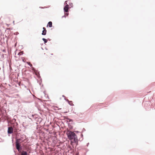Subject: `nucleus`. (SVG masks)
<instances>
[{
    "mask_svg": "<svg viewBox=\"0 0 155 155\" xmlns=\"http://www.w3.org/2000/svg\"><path fill=\"white\" fill-rule=\"evenodd\" d=\"M63 97H64V95H63Z\"/></svg>",
    "mask_w": 155,
    "mask_h": 155,
    "instance_id": "nucleus-13",
    "label": "nucleus"
},
{
    "mask_svg": "<svg viewBox=\"0 0 155 155\" xmlns=\"http://www.w3.org/2000/svg\"><path fill=\"white\" fill-rule=\"evenodd\" d=\"M34 69V68L33 67H32V69Z\"/></svg>",
    "mask_w": 155,
    "mask_h": 155,
    "instance_id": "nucleus-12",
    "label": "nucleus"
},
{
    "mask_svg": "<svg viewBox=\"0 0 155 155\" xmlns=\"http://www.w3.org/2000/svg\"><path fill=\"white\" fill-rule=\"evenodd\" d=\"M69 5L67 4L64 8V9L65 12H68L69 9Z\"/></svg>",
    "mask_w": 155,
    "mask_h": 155,
    "instance_id": "nucleus-4",
    "label": "nucleus"
},
{
    "mask_svg": "<svg viewBox=\"0 0 155 155\" xmlns=\"http://www.w3.org/2000/svg\"><path fill=\"white\" fill-rule=\"evenodd\" d=\"M13 128L12 127H9L8 128V134H12L13 133Z\"/></svg>",
    "mask_w": 155,
    "mask_h": 155,
    "instance_id": "nucleus-3",
    "label": "nucleus"
},
{
    "mask_svg": "<svg viewBox=\"0 0 155 155\" xmlns=\"http://www.w3.org/2000/svg\"><path fill=\"white\" fill-rule=\"evenodd\" d=\"M67 134L68 138L70 140H73L75 142L77 141L78 140L77 136L74 132L68 131Z\"/></svg>",
    "mask_w": 155,
    "mask_h": 155,
    "instance_id": "nucleus-1",
    "label": "nucleus"
},
{
    "mask_svg": "<svg viewBox=\"0 0 155 155\" xmlns=\"http://www.w3.org/2000/svg\"><path fill=\"white\" fill-rule=\"evenodd\" d=\"M69 104H70L71 105H74L73 104H72V102L71 101L70 102H69Z\"/></svg>",
    "mask_w": 155,
    "mask_h": 155,
    "instance_id": "nucleus-10",
    "label": "nucleus"
},
{
    "mask_svg": "<svg viewBox=\"0 0 155 155\" xmlns=\"http://www.w3.org/2000/svg\"><path fill=\"white\" fill-rule=\"evenodd\" d=\"M27 63L29 65L30 67H32V65L30 62H28Z\"/></svg>",
    "mask_w": 155,
    "mask_h": 155,
    "instance_id": "nucleus-9",
    "label": "nucleus"
},
{
    "mask_svg": "<svg viewBox=\"0 0 155 155\" xmlns=\"http://www.w3.org/2000/svg\"><path fill=\"white\" fill-rule=\"evenodd\" d=\"M48 25L49 27H52V22L51 21H49L48 23Z\"/></svg>",
    "mask_w": 155,
    "mask_h": 155,
    "instance_id": "nucleus-7",
    "label": "nucleus"
},
{
    "mask_svg": "<svg viewBox=\"0 0 155 155\" xmlns=\"http://www.w3.org/2000/svg\"><path fill=\"white\" fill-rule=\"evenodd\" d=\"M42 40L44 41L45 43H47L48 41L47 40L44 38H43Z\"/></svg>",
    "mask_w": 155,
    "mask_h": 155,
    "instance_id": "nucleus-8",
    "label": "nucleus"
},
{
    "mask_svg": "<svg viewBox=\"0 0 155 155\" xmlns=\"http://www.w3.org/2000/svg\"><path fill=\"white\" fill-rule=\"evenodd\" d=\"M43 30L42 31V34L43 35H45L46 34L47 31L45 27H43Z\"/></svg>",
    "mask_w": 155,
    "mask_h": 155,
    "instance_id": "nucleus-5",
    "label": "nucleus"
},
{
    "mask_svg": "<svg viewBox=\"0 0 155 155\" xmlns=\"http://www.w3.org/2000/svg\"><path fill=\"white\" fill-rule=\"evenodd\" d=\"M65 15H66L67 16H68V13H66L65 14Z\"/></svg>",
    "mask_w": 155,
    "mask_h": 155,
    "instance_id": "nucleus-11",
    "label": "nucleus"
},
{
    "mask_svg": "<svg viewBox=\"0 0 155 155\" xmlns=\"http://www.w3.org/2000/svg\"><path fill=\"white\" fill-rule=\"evenodd\" d=\"M21 137L20 139H18L17 140L16 142V149L18 150V151L20 150V145L19 144L20 143H21L24 141V140L21 141Z\"/></svg>",
    "mask_w": 155,
    "mask_h": 155,
    "instance_id": "nucleus-2",
    "label": "nucleus"
},
{
    "mask_svg": "<svg viewBox=\"0 0 155 155\" xmlns=\"http://www.w3.org/2000/svg\"><path fill=\"white\" fill-rule=\"evenodd\" d=\"M28 153L27 152L23 151L21 152V155H27Z\"/></svg>",
    "mask_w": 155,
    "mask_h": 155,
    "instance_id": "nucleus-6",
    "label": "nucleus"
}]
</instances>
